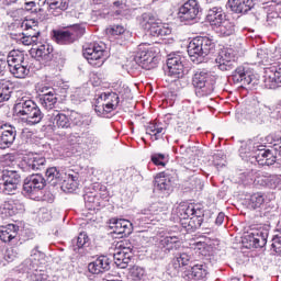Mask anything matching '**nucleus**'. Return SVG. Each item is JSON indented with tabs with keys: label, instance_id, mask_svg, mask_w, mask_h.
<instances>
[{
	"label": "nucleus",
	"instance_id": "nucleus-17",
	"mask_svg": "<svg viewBox=\"0 0 281 281\" xmlns=\"http://www.w3.org/2000/svg\"><path fill=\"white\" fill-rule=\"evenodd\" d=\"M46 183L47 180L41 173L31 175L24 180L23 190L26 194H36Z\"/></svg>",
	"mask_w": 281,
	"mask_h": 281
},
{
	"label": "nucleus",
	"instance_id": "nucleus-63",
	"mask_svg": "<svg viewBox=\"0 0 281 281\" xmlns=\"http://www.w3.org/2000/svg\"><path fill=\"white\" fill-rule=\"evenodd\" d=\"M124 32H126V30L122 25H114L112 27V34L114 36H121V34H124Z\"/></svg>",
	"mask_w": 281,
	"mask_h": 281
},
{
	"label": "nucleus",
	"instance_id": "nucleus-62",
	"mask_svg": "<svg viewBox=\"0 0 281 281\" xmlns=\"http://www.w3.org/2000/svg\"><path fill=\"white\" fill-rule=\"evenodd\" d=\"M271 249L276 251L278 256H281V241L272 239Z\"/></svg>",
	"mask_w": 281,
	"mask_h": 281
},
{
	"label": "nucleus",
	"instance_id": "nucleus-7",
	"mask_svg": "<svg viewBox=\"0 0 281 281\" xmlns=\"http://www.w3.org/2000/svg\"><path fill=\"white\" fill-rule=\"evenodd\" d=\"M83 57L92 67H102L109 58L104 43H93L83 49Z\"/></svg>",
	"mask_w": 281,
	"mask_h": 281
},
{
	"label": "nucleus",
	"instance_id": "nucleus-2",
	"mask_svg": "<svg viewBox=\"0 0 281 281\" xmlns=\"http://www.w3.org/2000/svg\"><path fill=\"white\" fill-rule=\"evenodd\" d=\"M177 211L180 223L187 232H194L203 225V209L193 204H180Z\"/></svg>",
	"mask_w": 281,
	"mask_h": 281
},
{
	"label": "nucleus",
	"instance_id": "nucleus-29",
	"mask_svg": "<svg viewBox=\"0 0 281 281\" xmlns=\"http://www.w3.org/2000/svg\"><path fill=\"white\" fill-rule=\"evenodd\" d=\"M54 16H58L69 8V0H45Z\"/></svg>",
	"mask_w": 281,
	"mask_h": 281
},
{
	"label": "nucleus",
	"instance_id": "nucleus-10",
	"mask_svg": "<svg viewBox=\"0 0 281 281\" xmlns=\"http://www.w3.org/2000/svg\"><path fill=\"white\" fill-rule=\"evenodd\" d=\"M201 14V4L196 0H188L178 10V20L184 25H190L199 19Z\"/></svg>",
	"mask_w": 281,
	"mask_h": 281
},
{
	"label": "nucleus",
	"instance_id": "nucleus-45",
	"mask_svg": "<svg viewBox=\"0 0 281 281\" xmlns=\"http://www.w3.org/2000/svg\"><path fill=\"white\" fill-rule=\"evenodd\" d=\"M177 243H179V237L167 236L160 240V247L166 251H172V249L177 248Z\"/></svg>",
	"mask_w": 281,
	"mask_h": 281
},
{
	"label": "nucleus",
	"instance_id": "nucleus-38",
	"mask_svg": "<svg viewBox=\"0 0 281 281\" xmlns=\"http://www.w3.org/2000/svg\"><path fill=\"white\" fill-rule=\"evenodd\" d=\"M85 203L89 210H95V207H102V201L100 195L95 192H88L83 195Z\"/></svg>",
	"mask_w": 281,
	"mask_h": 281
},
{
	"label": "nucleus",
	"instance_id": "nucleus-30",
	"mask_svg": "<svg viewBox=\"0 0 281 281\" xmlns=\"http://www.w3.org/2000/svg\"><path fill=\"white\" fill-rule=\"evenodd\" d=\"M54 48L49 44H41L37 48H35V58L42 63H49L52 60V53Z\"/></svg>",
	"mask_w": 281,
	"mask_h": 281
},
{
	"label": "nucleus",
	"instance_id": "nucleus-9",
	"mask_svg": "<svg viewBox=\"0 0 281 281\" xmlns=\"http://www.w3.org/2000/svg\"><path fill=\"white\" fill-rule=\"evenodd\" d=\"M85 34V29L78 24L68 26L65 30L53 31V41L58 45H71Z\"/></svg>",
	"mask_w": 281,
	"mask_h": 281
},
{
	"label": "nucleus",
	"instance_id": "nucleus-64",
	"mask_svg": "<svg viewBox=\"0 0 281 281\" xmlns=\"http://www.w3.org/2000/svg\"><path fill=\"white\" fill-rule=\"evenodd\" d=\"M272 240L281 241V222L278 223L276 234L272 237Z\"/></svg>",
	"mask_w": 281,
	"mask_h": 281
},
{
	"label": "nucleus",
	"instance_id": "nucleus-56",
	"mask_svg": "<svg viewBox=\"0 0 281 281\" xmlns=\"http://www.w3.org/2000/svg\"><path fill=\"white\" fill-rule=\"evenodd\" d=\"M19 36L16 41H20L22 45H36L38 43L36 40H33L31 35H26L25 33H21Z\"/></svg>",
	"mask_w": 281,
	"mask_h": 281
},
{
	"label": "nucleus",
	"instance_id": "nucleus-33",
	"mask_svg": "<svg viewBox=\"0 0 281 281\" xmlns=\"http://www.w3.org/2000/svg\"><path fill=\"white\" fill-rule=\"evenodd\" d=\"M9 69L12 67H16V65H22L25 63V53L22 50L13 49L8 54L7 60H5Z\"/></svg>",
	"mask_w": 281,
	"mask_h": 281
},
{
	"label": "nucleus",
	"instance_id": "nucleus-40",
	"mask_svg": "<svg viewBox=\"0 0 281 281\" xmlns=\"http://www.w3.org/2000/svg\"><path fill=\"white\" fill-rule=\"evenodd\" d=\"M0 182L4 183H21V175L14 170H3L2 176L0 177Z\"/></svg>",
	"mask_w": 281,
	"mask_h": 281
},
{
	"label": "nucleus",
	"instance_id": "nucleus-1",
	"mask_svg": "<svg viewBox=\"0 0 281 281\" xmlns=\"http://www.w3.org/2000/svg\"><path fill=\"white\" fill-rule=\"evenodd\" d=\"M267 144L271 149H265V145H255V159L259 166H273L278 156L281 157V137L276 134L266 136Z\"/></svg>",
	"mask_w": 281,
	"mask_h": 281
},
{
	"label": "nucleus",
	"instance_id": "nucleus-46",
	"mask_svg": "<svg viewBox=\"0 0 281 281\" xmlns=\"http://www.w3.org/2000/svg\"><path fill=\"white\" fill-rule=\"evenodd\" d=\"M70 123L71 126H78L79 128H81L82 126H89L91 124V120L85 119L82 114H78L75 112L70 115Z\"/></svg>",
	"mask_w": 281,
	"mask_h": 281
},
{
	"label": "nucleus",
	"instance_id": "nucleus-3",
	"mask_svg": "<svg viewBox=\"0 0 281 281\" xmlns=\"http://www.w3.org/2000/svg\"><path fill=\"white\" fill-rule=\"evenodd\" d=\"M14 111L16 115L25 117L27 126H36V124H41L44 117V114L36 102L25 97L16 100Z\"/></svg>",
	"mask_w": 281,
	"mask_h": 281
},
{
	"label": "nucleus",
	"instance_id": "nucleus-42",
	"mask_svg": "<svg viewBox=\"0 0 281 281\" xmlns=\"http://www.w3.org/2000/svg\"><path fill=\"white\" fill-rule=\"evenodd\" d=\"M128 0H116L113 2L112 10L115 16H126L128 14Z\"/></svg>",
	"mask_w": 281,
	"mask_h": 281
},
{
	"label": "nucleus",
	"instance_id": "nucleus-12",
	"mask_svg": "<svg viewBox=\"0 0 281 281\" xmlns=\"http://www.w3.org/2000/svg\"><path fill=\"white\" fill-rule=\"evenodd\" d=\"M221 71H232L236 67V50L234 48L224 47L218 52L215 59Z\"/></svg>",
	"mask_w": 281,
	"mask_h": 281
},
{
	"label": "nucleus",
	"instance_id": "nucleus-19",
	"mask_svg": "<svg viewBox=\"0 0 281 281\" xmlns=\"http://www.w3.org/2000/svg\"><path fill=\"white\" fill-rule=\"evenodd\" d=\"M190 259V255L186 252L178 254L167 269L168 274L171 276L172 278L179 276L181 267L188 266Z\"/></svg>",
	"mask_w": 281,
	"mask_h": 281
},
{
	"label": "nucleus",
	"instance_id": "nucleus-47",
	"mask_svg": "<svg viewBox=\"0 0 281 281\" xmlns=\"http://www.w3.org/2000/svg\"><path fill=\"white\" fill-rule=\"evenodd\" d=\"M45 158L35 156L33 158H30L27 161V168L29 170H43L45 167Z\"/></svg>",
	"mask_w": 281,
	"mask_h": 281
},
{
	"label": "nucleus",
	"instance_id": "nucleus-36",
	"mask_svg": "<svg viewBox=\"0 0 281 281\" xmlns=\"http://www.w3.org/2000/svg\"><path fill=\"white\" fill-rule=\"evenodd\" d=\"M159 21L157 16L150 12L143 13L139 19L140 27L148 32Z\"/></svg>",
	"mask_w": 281,
	"mask_h": 281
},
{
	"label": "nucleus",
	"instance_id": "nucleus-32",
	"mask_svg": "<svg viewBox=\"0 0 281 281\" xmlns=\"http://www.w3.org/2000/svg\"><path fill=\"white\" fill-rule=\"evenodd\" d=\"M146 134L151 135V139L157 142L161 135H166V128H164V124L153 121L147 124Z\"/></svg>",
	"mask_w": 281,
	"mask_h": 281
},
{
	"label": "nucleus",
	"instance_id": "nucleus-43",
	"mask_svg": "<svg viewBox=\"0 0 281 281\" xmlns=\"http://www.w3.org/2000/svg\"><path fill=\"white\" fill-rule=\"evenodd\" d=\"M46 181L56 186L59 181H63V173L56 167H50L46 170Z\"/></svg>",
	"mask_w": 281,
	"mask_h": 281
},
{
	"label": "nucleus",
	"instance_id": "nucleus-24",
	"mask_svg": "<svg viewBox=\"0 0 281 281\" xmlns=\"http://www.w3.org/2000/svg\"><path fill=\"white\" fill-rule=\"evenodd\" d=\"M227 5L235 14H247L254 8V0H228Z\"/></svg>",
	"mask_w": 281,
	"mask_h": 281
},
{
	"label": "nucleus",
	"instance_id": "nucleus-21",
	"mask_svg": "<svg viewBox=\"0 0 281 281\" xmlns=\"http://www.w3.org/2000/svg\"><path fill=\"white\" fill-rule=\"evenodd\" d=\"M48 116L53 123V131H67V128H71V120L66 114L54 111Z\"/></svg>",
	"mask_w": 281,
	"mask_h": 281
},
{
	"label": "nucleus",
	"instance_id": "nucleus-50",
	"mask_svg": "<svg viewBox=\"0 0 281 281\" xmlns=\"http://www.w3.org/2000/svg\"><path fill=\"white\" fill-rule=\"evenodd\" d=\"M18 188H19V184L16 183L0 181V192H3V194H14Z\"/></svg>",
	"mask_w": 281,
	"mask_h": 281
},
{
	"label": "nucleus",
	"instance_id": "nucleus-44",
	"mask_svg": "<svg viewBox=\"0 0 281 281\" xmlns=\"http://www.w3.org/2000/svg\"><path fill=\"white\" fill-rule=\"evenodd\" d=\"M85 137H86L85 144L91 150H97V148H100V146H102V139L95 136L94 134L86 133Z\"/></svg>",
	"mask_w": 281,
	"mask_h": 281
},
{
	"label": "nucleus",
	"instance_id": "nucleus-55",
	"mask_svg": "<svg viewBox=\"0 0 281 281\" xmlns=\"http://www.w3.org/2000/svg\"><path fill=\"white\" fill-rule=\"evenodd\" d=\"M63 188H66L68 192H74L78 189V182L76 181V177L69 176L68 180L64 182Z\"/></svg>",
	"mask_w": 281,
	"mask_h": 281
},
{
	"label": "nucleus",
	"instance_id": "nucleus-23",
	"mask_svg": "<svg viewBox=\"0 0 281 281\" xmlns=\"http://www.w3.org/2000/svg\"><path fill=\"white\" fill-rule=\"evenodd\" d=\"M154 186L156 190L165 192V194H170L172 192V180L170 179L169 172H160L155 177Z\"/></svg>",
	"mask_w": 281,
	"mask_h": 281
},
{
	"label": "nucleus",
	"instance_id": "nucleus-48",
	"mask_svg": "<svg viewBox=\"0 0 281 281\" xmlns=\"http://www.w3.org/2000/svg\"><path fill=\"white\" fill-rule=\"evenodd\" d=\"M150 160L154 166H161V168H166V164H168V155L155 153L151 154Z\"/></svg>",
	"mask_w": 281,
	"mask_h": 281
},
{
	"label": "nucleus",
	"instance_id": "nucleus-15",
	"mask_svg": "<svg viewBox=\"0 0 281 281\" xmlns=\"http://www.w3.org/2000/svg\"><path fill=\"white\" fill-rule=\"evenodd\" d=\"M281 85V64H277L266 69L263 76L265 89H278Z\"/></svg>",
	"mask_w": 281,
	"mask_h": 281
},
{
	"label": "nucleus",
	"instance_id": "nucleus-20",
	"mask_svg": "<svg viewBox=\"0 0 281 281\" xmlns=\"http://www.w3.org/2000/svg\"><path fill=\"white\" fill-rule=\"evenodd\" d=\"M161 212H164L161 203H153L150 206L142 211L140 220L143 223H154V221H159V218H161V215H159Z\"/></svg>",
	"mask_w": 281,
	"mask_h": 281
},
{
	"label": "nucleus",
	"instance_id": "nucleus-57",
	"mask_svg": "<svg viewBox=\"0 0 281 281\" xmlns=\"http://www.w3.org/2000/svg\"><path fill=\"white\" fill-rule=\"evenodd\" d=\"M88 271H89V273H92L93 276H99V273H103L100 268V263H99L98 259H95L94 261H92L88 265Z\"/></svg>",
	"mask_w": 281,
	"mask_h": 281
},
{
	"label": "nucleus",
	"instance_id": "nucleus-51",
	"mask_svg": "<svg viewBox=\"0 0 281 281\" xmlns=\"http://www.w3.org/2000/svg\"><path fill=\"white\" fill-rule=\"evenodd\" d=\"M45 5V0H31L29 2H25V10L38 12L41 11V8Z\"/></svg>",
	"mask_w": 281,
	"mask_h": 281
},
{
	"label": "nucleus",
	"instance_id": "nucleus-13",
	"mask_svg": "<svg viewBox=\"0 0 281 281\" xmlns=\"http://www.w3.org/2000/svg\"><path fill=\"white\" fill-rule=\"evenodd\" d=\"M267 238H269V231L259 228V229H251L247 235H245L243 243H247L248 248H262L267 245Z\"/></svg>",
	"mask_w": 281,
	"mask_h": 281
},
{
	"label": "nucleus",
	"instance_id": "nucleus-26",
	"mask_svg": "<svg viewBox=\"0 0 281 281\" xmlns=\"http://www.w3.org/2000/svg\"><path fill=\"white\" fill-rule=\"evenodd\" d=\"M22 27L26 36H31V38L38 42V36H41V30L38 29V20L26 19L22 22Z\"/></svg>",
	"mask_w": 281,
	"mask_h": 281
},
{
	"label": "nucleus",
	"instance_id": "nucleus-54",
	"mask_svg": "<svg viewBox=\"0 0 281 281\" xmlns=\"http://www.w3.org/2000/svg\"><path fill=\"white\" fill-rule=\"evenodd\" d=\"M97 261L99 262V267L103 273L111 269V259H109V257L100 256L97 258Z\"/></svg>",
	"mask_w": 281,
	"mask_h": 281
},
{
	"label": "nucleus",
	"instance_id": "nucleus-39",
	"mask_svg": "<svg viewBox=\"0 0 281 281\" xmlns=\"http://www.w3.org/2000/svg\"><path fill=\"white\" fill-rule=\"evenodd\" d=\"M267 203V194L262 192H257L250 195L248 205L251 210H258V207H262Z\"/></svg>",
	"mask_w": 281,
	"mask_h": 281
},
{
	"label": "nucleus",
	"instance_id": "nucleus-60",
	"mask_svg": "<svg viewBox=\"0 0 281 281\" xmlns=\"http://www.w3.org/2000/svg\"><path fill=\"white\" fill-rule=\"evenodd\" d=\"M98 194L100 201H106L109 199V191H106V187H101L99 192H95Z\"/></svg>",
	"mask_w": 281,
	"mask_h": 281
},
{
	"label": "nucleus",
	"instance_id": "nucleus-37",
	"mask_svg": "<svg viewBox=\"0 0 281 281\" xmlns=\"http://www.w3.org/2000/svg\"><path fill=\"white\" fill-rule=\"evenodd\" d=\"M217 34L221 36H232L236 32V25L229 20H224L221 24L216 25Z\"/></svg>",
	"mask_w": 281,
	"mask_h": 281
},
{
	"label": "nucleus",
	"instance_id": "nucleus-34",
	"mask_svg": "<svg viewBox=\"0 0 281 281\" xmlns=\"http://www.w3.org/2000/svg\"><path fill=\"white\" fill-rule=\"evenodd\" d=\"M57 102L58 97L56 95V92H53V94H40V104L47 111H52V109L56 106Z\"/></svg>",
	"mask_w": 281,
	"mask_h": 281
},
{
	"label": "nucleus",
	"instance_id": "nucleus-5",
	"mask_svg": "<svg viewBox=\"0 0 281 281\" xmlns=\"http://www.w3.org/2000/svg\"><path fill=\"white\" fill-rule=\"evenodd\" d=\"M192 85L195 89L198 98H206L214 93V86L216 85V77L209 70L199 69L193 74Z\"/></svg>",
	"mask_w": 281,
	"mask_h": 281
},
{
	"label": "nucleus",
	"instance_id": "nucleus-14",
	"mask_svg": "<svg viewBox=\"0 0 281 281\" xmlns=\"http://www.w3.org/2000/svg\"><path fill=\"white\" fill-rule=\"evenodd\" d=\"M232 78L234 82L244 85V87H247L249 85L256 87V85H258V79H256V75H254V72H251L249 68L245 66L237 67L233 72Z\"/></svg>",
	"mask_w": 281,
	"mask_h": 281
},
{
	"label": "nucleus",
	"instance_id": "nucleus-52",
	"mask_svg": "<svg viewBox=\"0 0 281 281\" xmlns=\"http://www.w3.org/2000/svg\"><path fill=\"white\" fill-rule=\"evenodd\" d=\"M262 186H267L268 188H276L278 186V181H280V178L278 176H265L260 180H258V183Z\"/></svg>",
	"mask_w": 281,
	"mask_h": 281
},
{
	"label": "nucleus",
	"instance_id": "nucleus-6",
	"mask_svg": "<svg viewBox=\"0 0 281 281\" xmlns=\"http://www.w3.org/2000/svg\"><path fill=\"white\" fill-rule=\"evenodd\" d=\"M134 60L139 65V67H142V69L150 71V69H155V67H157V49H155V47H150L148 44H140L134 56Z\"/></svg>",
	"mask_w": 281,
	"mask_h": 281
},
{
	"label": "nucleus",
	"instance_id": "nucleus-61",
	"mask_svg": "<svg viewBox=\"0 0 281 281\" xmlns=\"http://www.w3.org/2000/svg\"><path fill=\"white\" fill-rule=\"evenodd\" d=\"M40 93H42V95H52L53 93H56V91L54 90V88L47 87V86H42L38 89Z\"/></svg>",
	"mask_w": 281,
	"mask_h": 281
},
{
	"label": "nucleus",
	"instance_id": "nucleus-31",
	"mask_svg": "<svg viewBox=\"0 0 281 281\" xmlns=\"http://www.w3.org/2000/svg\"><path fill=\"white\" fill-rule=\"evenodd\" d=\"M189 280H205L207 278V265L198 263L191 267L188 273Z\"/></svg>",
	"mask_w": 281,
	"mask_h": 281
},
{
	"label": "nucleus",
	"instance_id": "nucleus-27",
	"mask_svg": "<svg viewBox=\"0 0 281 281\" xmlns=\"http://www.w3.org/2000/svg\"><path fill=\"white\" fill-rule=\"evenodd\" d=\"M223 8L213 7L209 10L206 19L212 26L217 27V25H221L226 20Z\"/></svg>",
	"mask_w": 281,
	"mask_h": 281
},
{
	"label": "nucleus",
	"instance_id": "nucleus-4",
	"mask_svg": "<svg viewBox=\"0 0 281 281\" xmlns=\"http://www.w3.org/2000/svg\"><path fill=\"white\" fill-rule=\"evenodd\" d=\"M216 45L209 37H194L188 45V54L190 60L200 65L205 59V56L214 54Z\"/></svg>",
	"mask_w": 281,
	"mask_h": 281
},
{
	"label": "nucleus",
	"instance_id": "nucleus-58",
	"mask_svg": "<svg viewBox=\"0 0 281 281\" xmlns=\"http://www.w3.org/2000/svg\"><path fill=\"white\" fill-rule=\"evenodd\" d=\"M257 58L259 60V63H269V54L267 53L266 49H258L257 50Z\"/></svg>",
	"mask_w": 281,
	"mask_h": 281
},
{
	"label": "nucleus",
	"instance_id": "nucleus-22",
	"mask_svg": "<svg viewBox=\"0 0 281 281\" xmlns=\"http://www.w3.org/2000/svg\"><path fill=\"white\" fill-rule=\"evenodd\" d=\"M16 139V127L14 126H4L0 128V149L5 150L10 148L11 144H14Z\"/></svg>",
	"mask_w": 281,
	"mask_h": 281
},
{
	"label": "nucleus",
	"instance_id": "nucleus-25",
	"mask_svg": "<svg viewBox=\"0 0 281 281\" xmlns=\"http://www.w3.org/2000/svg\"><path fill=\"white\" fill-rule=\"evenodd\" d=\"M0 210L5 216H15L19 212H23V204L19 200L9 199L1 204Z\"/></svg>",
	"mask_w": 281,
	"mask_h": 281
},
{
	"label": "nucleus",
	"instance_id": "nucleus-53",
	"mask_svg": "<svg viewBox=\"0 0 281 281\" xmlns=\"http://www.w3.org/2000/svg\"><path fill=\"white\" fill-rule=\"evenodd\" d=\"M75 245H74V251H78V249H82V247H85V245H87V243H89V235H87V233H80L77 237V239L75 240Z\"/></svg>",
	"mask_w": 281,
	"mask_h": 281
},
{
	"label": "nucleus",
	"instance_id": "nucleus-11",
	"mask_svg": "<svg viewBox=\"0 0 281 281\" xmlns=\"http://www.w3.org/2000/svg\"><path fill=\"white\" fill-rule=\"evenodd\" d=\"M113 258L119 269H126L133 258V245L128 240L116 241Z\"/></svg>",
	"mask_w": 281,
	"mask_h": 281
},
{
	"label": "nucleus",
	"instance_id": "nucleus-49",
	"mask_svg": "<svg viewBox=\"0 0 281 281\" xmlns=\"http://www.w3.org/2000/svg\"><path fill=\"white\" fill-rule=\"evenodd\" d=\"M144 273H146L144 268H142L139 266H133L130 269L128 279L134 280V281L142 280V278H144Z\"/></svg>",
	"mask_w": 281,
	"mask_h": 281
},
{
	"label": "nucleus",
	"instance_id": "nucleus-18",
	"mask_svg": "<svg viewBox=\"0 0 281 281\" xmlns=\"http://www.w3.org/2000/svg\"><path fill=\"white\" fill-rule=\"evenodd\" d=\"M110 227L117 236H121V238L133 234V223L128 220H111Z\"/></svg>",
	"mask_w": 281,
	"mask_h": 281
},
{
	"label": "nucleus",
	"instance_id": "nucleus-41",
	"mask_svg": "<svg viewBox=\"0 0 281 281\" xmlns=\"http://www.w3.org/2000/svg\"><path fill=\"white\" fill-rule=\"evenodd\" d=\"M12 95V83L5 79H0V102H8Z\"/></svg>",
	"mask_w": 281,
	"mask_h": 281
},
{
	"label": "nucleus",
	"instance_id": "nucleus-16",
	"mask_svg": "<svg viewBox=\"0 0 281 281\" xmlns=\"http://www.w3.org/2000/svg\"><path fill=\"white\" fill-rule=\"evenodd\" d=\"M183 60H186V58L179 53L169 54L167 58V76H175L179 78V76L183 74Z\"/></svg>",
	"mask_w": 281,
	"mask_h": 281
},
{
	"label": "nucleus",
	"instance_id": "nucleus-28",
	"mask_svg": "<svg viewBox=\"0 0 281 281\" xmlns=\"http://www.w3.org/2000/svg\"><path fill=\"white\" fill-rule=\"evenodd\" d=\"M16 236H19V226L8 224L0 227V240L2 243H11Z\"/></svg>",
	"mask_w": 281,
	"mask_h": 281
},
{
	"label": "nucleus",
	"instance_id": "nucleus-59",
	"mask_svg": "<svg viewBox=\"0 0 281 281\" xmlns=\"http://www.w3.org/2000/svg\"><path fill=\"white\" fill-rule=\"evenodd\" d=\"M161 26H162V24H161V22L158 20V22H156V25H154V26H153L149 31H147V32H149L150 36L159 37V32H160V30H161Z\"/></svg>",
	"mask_w": 281,
	"mask_h": 281
},
{
	"label": "nucleus",
	"instance_id": "nucleus-35",
	"mask_svg": "<svg viewBox=\"0 0 281 281\" xmlns=\"http://www.w3.org/2000/svg\"><path fill=\"white\" fill-rule=\"evenodd\" d=\"M10 74L14 76V78H27L30 76V66L27 65V61H24L23 64H19L16 66H13L9 68Z\"/></svg>",
	"mask_w": 281,
	"mask_h": 281
},
{
	"label": "nucleus",
	"instance_id": "nucleus-8",
	"mask_svg": "<svg viewBox=\"0 0 281 281\" xmlns=\"http://www.w3.org/2000/svg\"><path fill=\"white\" fill-rule=\"evenodd\" d=\"M117 106H120V95L115 92H103L95 100L94 111L98 115H108Z\"/></svg>",
	"mask_w": 281,
	"mask_h": 281
}]
</instances>
